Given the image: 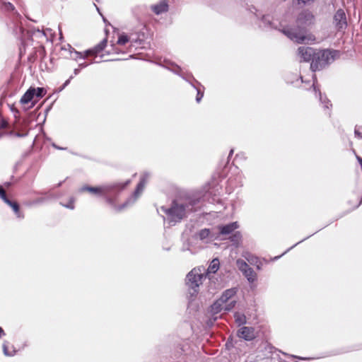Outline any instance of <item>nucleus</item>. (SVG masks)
<instances>
[{"instance_id": "2eb2a0df", "label": "nucleus", "mask_w": 362, "mask_h": 362, "mask_svg": "<svg viewBox=\"0 0 362 362\" xmlns=\"http://www.w3.org/2000/svg\"><path fill=\"white\" fill-rule=\"evenodd\" d=\"M151 8L154 13L158 15L167 11L168 5L165 0H163L159 4L152 6Z\"/></svg>"}, {"instance_id": "1a4fd4ad", "label": "nucleus", "mask_w": 362, "mask_h": 362, "mask_svg": "<svg viewBox=\"0 0 362 362\" xmlns=\"http://www.w3.org/2000/svg\"><path fill=\"white\" fill-rule=\"evenodd\" d=\"M298 55L302 59L300 60L303 62L313 61L316 50L313 47H300L298 49Z\"/></svg>"}, {"instance_id": "f03ea898", "label": "nucleus", "mask_w": 362, "mask_h": 362, "mask_svg": "<svg viewBox=\"0 0 362 362\" xmlns=\"http://www.w3.org/2000/svg\"><path fill=\"white\" fill-rule=\"evenodd\" d=\"M187 206H188L174 201L170 207L167 208L165 206H161L160 209L166 214L167 218L170 222L175 223L180 221L185 216Z\"/></svg>"}, {"instance_id": "e433bc0d", "label": "nucleus", "mask_w": 362, "mask_h": 362, "mask_svg": "<svg viewBox=\"0 0 362 362\" xmlns=\"http://www.w3.org/2000/svg\"><path fill=\"white\" fill-rule=\"evenodd\" d=\"M4 335H5V332L4 329L1 327H0V338Z\"/></svg>"}, {"instance_id": "b1692460", "label": "nucleus", "mask_w": 362, "mask_h": 362, "mask_svg": "<svg viewBox=\"0 0 362 362\" xmlns=\"http://www.w3.org/2000/svg\"><path fill=\"white\" fill-rule=\"evenodd\" d=\"M236 300L234 299H232L229 300L228 303H224V310L226 311H230L231 310L235 305Z\"/></svg>"}, {"instance_id": "bb28decb", "label": "nucleus", "mask_w": 362, "mask_h": 362, "mask_svg": "<svg viewBox=\"0 0 362 362\" xmlns=\"http://www.w3.org/2000/svg\"><path fill=\"white\" fill-rule=\"evenodd\" d=\"M129 41V37L126 35H121L117 40V44L123 45Z\"/></svg>"}, {"instance_id": "9b49d317", "label": "nucleus", "mask_w": 362, "mask_h": 362, "mask_svg": "<svg viewBox=\"0 0 362 362\" xmlns=\"http://www.w3.org/2000/svg\"><path fill=\"white\" fill-rule=\"evenodd\" d=\"M238 336L247 341H251L255 337V329L250 327H243L238 331Z\"/></svg>"}, {"instance_id": "4be33fe9", "label": "nucleus", "mask_w": 362, "mask_h": 362, "mask_svg": "<svg viewBox=\"0 0 362 362\" xmlns=\"http://www.w3.org/2000/svg\"><path fill=\"white\" fill-rule=\"evenodd\" d=\"M236 265L242 272L250 267L248 264L243 259H238L236 261Z\"/></svg>"}, {"instance_id": "393cba45", "label": "nucleus", "mask_w": 362, "mask_h": 362, "mask_svg": "<svg viewBox=\"0 0 362 362\" xmlns=\"http://www.w3.org/2000/svg\"><path fill=\"white\" fill-rule=\"evenodd\" d=\"M67 47H69L70 53L71 54L72 52H74L75 54V56L71 57L73 59H76L77 58L82 57V54L79 52L76 51L70 45H67Z\"/></svg>"}, {"instance_id": "7ed1b4c3", "label": "nucleus", "mask_w": 362, "mask_h": 362, "mask_svg": "<svg viewBox=\"0 0 362 362\" xmlns=\"http://www.w3.org/2000/svg\"><path fill=\"white\" fill-rule=\"evenodd\" d=\"M129 180H127L125 183L122 184L119 182H115L112 184L105 185L101 187H90V186H84L82 187L79 191L81 192H88L93 194L95 195H102L106 194L115 191H120L122 190L129 183Z\"/></svg>"}, {"instance_id": "f257e3e1", "label": "nucleus", "mask_w": 362, "mask_h": 362, "mask_svg": "<svg viewBox=\"0 0 362 362\" xmlns=\"http://www.w3.org/2000/svg\"><path fill=\"white\" fill-rule=\"evenodd\" d=\"M338 53L336 50L330 49L316 51L310 64V69L315 72L325 69L335 60Z\"/></svg>"}, {"instance_id": "c03bdc74", "label": "nucleus", "mask_w": 362, "mask_h": 362, "mask_svg": "<svg viewBox=\"0 0 362 362\" xmlns=\"http://www.w3.org/2000/svg\"><path fill=\"white\" fill-rule=\"evenodd\" d=\"M107 202H110V203H111V202H112V201H111V199H107Z\"/></svg>"}, {"instance_id": "37998d69", "label": "nucleus", "mask_w": 362, "mask_h": 362, "mask_svg": "<svg viewBox=\"0 0 362 362\" xmlns=\"http://www.w3.org/2000/svg\"><path fill=\"white\" fill-rule=\"evenodd\" d=\"M325 107L327 109L329 108L328 103L325 105Z\"/></svg>"}, {"instance_id": "4c0bfd02", "label": "nucleus", "mask_w": 362, "mask_h": 362, "mask_svg": "<svg viewBox=\"0 0 362 362\" xmlns=\"http://www.w3.org/2000/svg\"><path fill=\"white\" fill-rule=\"evenodd\" d=\"M358 162H359V163H360V165L361 166V168H362V158H358Z\"/></svg>"}, {"instance_id": "c756f323", "label": "nucleus", "mask_w": 362, "mask_h": 362, "mask_svg": "<svg viewBox=\"0 0 362 362\" xmlns=\"http://www.w3.org/2000/svg\"><path fill=\"white\" fill-rule=\"evenodd\" d=\"M0 197L4 200V202L7 199L6 192L1 187H0Z\"/></svg>"}, {"instance_id": "6ab92c4d", "label": "nucleus", "mask_w": 362, "mask_h": 362, "mask_svg": "<svg viewBox=\"0 0 362 362\" xmlns=\"http://www.w3.org/2000/svg\"><path fill=\"white\" fill-rule=\"evenodd\" d=\"M224 304L221 303L220 300L218 299L212 305L211 310L214 313H218L221 312L222 310H224Z\"/></svg>"}, {"instance_id": "2f4dec72", "label": "nucleus", "mask_w": 362, "mask_h": 362, "mask_svg": "<svg viewBox=\"0 0 362 362\" xmlns=\"http://www.w3.org/2000/svg\"><path fill=\"white\" fill-rule=\"evenodd\" d=\"M72 78V76H71L68 80L66 81V82L64 83V85L60 88L59 91L62 90L70 82V80Z\"/></svg>"}, {"instance_id": "ea45409f", "label": "nucleus", "mask_w": 362, "mask_h": 362, "mask_svg": "<svg viewBox=\"0 0 362 362\" xmlns=\"http://www.w3.org/2000/svg\"><path fill=\"white\" fill-rule=\"evenodd\" d=\"M66 206L67 208H70V209H74V206H73L71 204H69V205H67V206Z\"/></svg>"}, {"instance_id": "f8f14e48", "label": "nucleus", "mask_w": 362, "mask_h": 362, "mask_svg": "<svg viewBox=\"0 0 362 362\" xmlns=\"http://www.w3.org/2000/svg\"><path fill=\"white\" fill-rule=\"evenodd\" d=\"M107 45V40H103L99 44L95 45L93 48L86 51L85 57L96 55L101 51H103Z\"/></svg>"}, {"instance_id": "f3484780", "label": "nucleus", "mask_w": 362, "mask_h": 362, "mask_svg": "<svg viewBox=\"0 0 362 362\" xmlns=\"http://www.w3.org/2000/svg\"><path fill=\"white\" fill-rule=\"evenodd\" d=\"M243 273L250 282H253L255 281V273L251 267H248Z\"/></svg>"}, {"instance_id": "aec40b11", "label": "nucleus", "mask_w": 362, "mask_h": 362, "mask_svg": "<svg viewBox=\"0 0 362 362\" xmlns=\"http://www.w3.org/2000/svg\"><path fill=\"white\" fill-rule=\"evenodd\" d=\"M235 321L238 325L246 323V317L244 314L235 313L234 314Z\"/></svg>"}, {"instance_id": "dca6fc26", "label": "nucleus", "mask_w": 362, "mask_h": 362, "mask_svg": "<svg viewBox=\"0 0 362 362\" xmlns=\"http://www.w3.org/2000/svg\"><path fill=\"white\" fill-rule=\"evenodd\" d=\"M219 260L218 258H214L210 263L207 269V274H215L219 269Z\"/></svg>"}, {"instance_id": "473e14b6", "label": "nucleus", "mask_w": 362, "mask_h": 362, "mask_svg": "<svg viewBox=\"0 0 362 362\" xmlns=\"http://www.w3.org/2000/svg\"><path fill=\"white\" fill-rule=\"evenodd\" d=\"M6 7L8 10H10V11H13L15 9L13 5L11 3H8L6 5Z\"/></svg>"}, {"instance_id": "79ce46f5", "label": "nucleus", "mask_w": 362, "mask_h": 362, "mask_svg": "<svg viewBox=\"0 0 362 362\" xmlns=\"http://www.w3.org/2000/svg\"><path fill=\"white\" fill-rule=\"evenodd\" d=\"M233 150L232 149V150H230V151L229 156H230L233 154Z\"/></svg>"}, {"instance_id": "9d476101", "label": "nucleus", "mask_w": 362, "mask_h": 362, "mask_svg": "<svg viewBox=\"0 0 362 362\" xmlns=\"http://www.w3.org/2000/svg\"><path fill=\"white\" fill-rule=\"evenodd\" d=\"M238 227V222H233L227 225L218 226L217 229L218 230V235L223 236L232 234Z\"/></svg>"}, {"instance_id": "c9c22d12", "label": "nucleus", "mask_w": 362, "mask_h": 362, "mask_svg": "<svg viewBox=\"0 0 362 362\" xmlns=\"http://www.w3.org/2000/svg\"><path fill=\"white\" fill-rule=\"evenodd\" d=\"M15 135L18 137H23V136H25L26 134H21V133L17 132L15 134Z\"/></svg>"}, {"instance_id": "cd10ccee", "label": "nucleus", "mask_w": 362, "mask_h": 362, "mask_svg": "<svg viewBox=\"0 0 362 362\" xmlns=\"http://www.w3.org/2000/svg\"><path fill=\"white\" fill-rule=\"evenodd\" d=\"M313 1L314 0H293V4H296L298 6H304L307 4L313 2Z\"/></svg>"}, {"instance_id": "0eeeda50", "label": "nucleus", "mask_w": 362, "mask_h": 362, "mask_svg": "<svg viewBox=\"0 0 362 362\" xmlns=\"http://www.w3.org/2000/svg\"><path fill=\"white\" fill-rule=\"evenodd\" d=\"M315 21V16L309 11H302L298 16L296 23L299 28H305L313 24Z\"/></svg>"}, {"instance_id": "412c9836", "label": "nucleus", "mask_w": 362, "mask_h": 362, "mask_svg": "<svg viewBox=\"0 0 362 362\" xmlns=\"http://www.w3.org/2000/svg\"><path fill=\"white\" fill-rule=\"evenodd\" d=\"M242 235L240 232L237 231L233 233L228 239L233 243L238 245L240 241Z\"/></svg>"}, {"instance_id": "ddd939ff", "label": "nucleus", "mask_w": 362, "mask_h": 362, "mask_svg": "<svg viewBox=\"0 0 362 362\" xmlns=\"http://www.w3.org/2000/svg\"><path fill=\"white\" fill-rule=\"evenodd\" d=\"M36 93V90L35 88L30 87L22 96L21 98L20 103L23 105L28 104L30 102H32L35 98V94Z\"/></svg>"}, {"instance_id": "58836bf2", "label": "nucleus", "mask_w": 362, "mask_h": 362, "mask_svg": "<svg viewBox=\"0 0 362 362\" xmlns=\"http://www.w3.org/2000/svg\"><path fill=\"white\" fill-rule=\"evenodd\" d=\"M78 73H79V69H76L74 70V74H75V75H77Z\"/></svg>"}, {"instance_id": "39448f33", "label": "nucleus", "mask_w": 362, "mask_h": 362, "mask_svg": "<svg viewBox=\"0 0 362 362\" xmlns=\"http://www.w3.org/2000/svg\"><path fill=\"white\" fill-rule=\"evenodd\" d=\"M202 274H199L195 269H192L186 277V284L190 290L192 296L196 295L198 292L197 288L202 284Z\"/></svg>"}, {"instance_id": "20e7f679", "label": "nucleus", "mask_w": 362, "mask_h": 362, "mask_svg": "<svg viewBox=\"0 0 362 362\" xmlns=\"http://www.w3.org/2000/svg\"><path fill=\"white\" fill-rule=\"evenodd\" d=\"M282 33L291 40L297 43L309 42L315 40L313 35L310 34L307 35L302 30L297 31L294 29L288 28L284 29Z\"/></svg>"}, {"instance_id": "72a5a7b5", "label": "nucleus", "mask_w": 362, "mask_h": 362, "mask_svg": "<svg viewBox=\"0 0 362 362\" xmlns=\"http://www.w3.org/2000/svg\"><path fill=\"white\" fill-rule=\"evenodd\" d=\"M202 97H203V93H200V92L198 91L197 98H196L197 102L199 103Z\"/></svg>"}, {"instance_id": "a878e982", "label": "nucleus", "mask_w": 362, "mask_h": 362, "mask_svg": "<svg viewBox=\"0 0 362 362\" xmlns=\"http://www.w3.org/2000/svg\"><path fill=\"white\" fill-rule=\"evenodd\" d=\"M36 93L35 94V97L36 98H42L44 95L46 93V90L44 88H35Z\"/></svg>"}, {"instance_id": "5701e85b", "label": "nucleus", "mask_w": 362, "mask_h": 362, "mask_svg": "<svg viewBox=\"0 0 362 362\" xmlns=\"http://www.w3.org/2000/svg\"><path fill=\"white\" fill-rule=\"evenodd\" d=\"M4 202L6 203L8 205H9L13 209L14 212L16 214H18V213L19 211V205L17 202H13L11 201H10L8 198L4 201Z\"/></svg>"}, {"instance_id": "f704fd0d", "label": "nucleus", "mask_w": 362, "mask_h": 362, "mask_svg": "<svg viewBox=\"0 0 362 362\" xmlns=\"http://www.w3.org/2000/svg\"><path fill=\"white\" fill-rule=\"evenodd\" d=\"M354 134L356 136L362 139V134L356 128L355 129Z\"/></svg>"}, {"instance_id": "a19ab883", "label": "nucleus", "mask_w": 362, "mask_h": 362, "mask_svg": "<svg viewBox=\"0 0 362 362\" xmlns=\"http://www.w3.org/2000/svg\"><path fill=\"white\" fill-rule=\"evenodd\" d=\"M35 101L32 102V104H31V105L30 106L29 108L33 107L35 106Z\"/></svg>"}, {"instance_id": "c85d7f7f", "label": "nucleus", "mask_w": 362, "mask_h": 362, "mask_svg": "<svg viewBox=\"0 0 362 362\" xmlns=\"http://www.w3.org/2000/svg\"><path fill=\"white\" fill-rule=\"evenodd\" d=\"M2 347H3V351H4V354L5 356H12V354L8 352V345H7L6 342H4L3 344Z\"/></svg>"}, {"instance_id": "423d86ee", "label": "nucleus", "mask_w": 362, "mask_h": 362, "mask_svg": "<svg viewBox=\"0 0 362 362\" xmlns=\"http://www.w3.org/2000/svg\"><path fill=\"white\" fill-rule=\"evenodd\" d=\"M148 176L149 175L147 173H146L143 175L141 181L138 184L136 189L134 192V197L130 198L124 204L119 206L118 207H116L115 209L117 211H122L126 206L129 205L130 202L134 203L136 201V199L138 198V197L141 194L142 191L144 190V188L145 187V185H146V180H147Z\"/></svg>"}, {"instance_id": "7c9ffc66", "label": "nucleus", "mask_w": 362, "mask_h": 362, "mask_svg": "<svg viewBox=\"0 0 362 362\" xmlns=\"http://www.w3.org/2000/svg\"><path fill=\"white\" fill-rule=\"evenodd\" d=\"M262 21L267 24V25H269L272 26V23L270 22L269 19L268 17L267 16H264L263 18H262Z\"/></svg>"}, {"instance_id": "6e6552de", "label": "nucleus", "mask_w": 362, "mask_h": 362, "mask_svg": "<svg viewBox=\"0 0 362 362\" xmlns=\"http://www.w3.org/2000/svg\"><path fill=\"white\" fill-rule=\"evenodd\" d=\"M333 23L339 31L345 30L347 27L346 13L344 10L339 9L334 16Z\"/></svg>"}, {"instance_id": "a211bd4d", "label": "nucleus", "mask_w": 362, "mask_h": 362, "mask_svg": "<svg viewBox=\"0 0 362 362\" xmlns=\"http://www.w3.org/2000/svg\"><path fill=\"white\" fill-rule=\"evenodd\" d=\"M210 234L211 232L209 229L204 228L199 231L196 235L199 240H204L206 238H209L210 236Z\"/></svg>"}, {"instance_id": "4468645a", "label": "nucleus", "mask_w": 362, "mask_h": 362, "mask_svg": "<svg viewBox=\"0 0 362 362\" xmlns=\"http://www.w3.org/2000/svg\"><path fill=\"white\" fill-rule=\"evenodd\" d=\"M235 288L228 289L222 294L219 300L223 304L226 303L229 300H232V298L235 295Z\"/></svg>"}]
</instances>
